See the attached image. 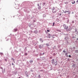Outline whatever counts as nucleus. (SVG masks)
I'll return each mask as SVG.
<instances>
[{"label": "nucleus", "mask_w": 78, "mask_h": 78, "mask_svg": "<svg viewBox=\"0 0 78 78\" xmlns=\"http://www.w3.org/2000/svg\"><path fill=\"white\" fill-rule=\"evenodd\" d=\"M57 9V8L56 7H53V8H52V12H53V13H55V12H56V10Z\"/></svg>", "instance_id": "obj_1"}, {"label": "nucleus", "mask_w": 78, "mask_h": 78, "mask_svg": "<svg viewBox=\"0 0 78 78\" xmlns=\"http://www.w3.org/2000/svg\"><path fill=\"white\" fill-rule=\"evenodd\" d=\"M51 63L52 64H55V66L57 65V63H56V62H55L54 60V59H52V60H51Z\"/></svg>", "instance_id": "obj_2"}, {"label": "nucleus", "mask_w": 78, "mask_h": 78, "mask_svg": "<svg viewBox=\"0 0 78 78\" xmlns=\"http://www.w3.org/2000/svg\"><path fill=\"white\" fill-rule=\"evenodd\" d=\"M69 27H68L66 26L65 24H63V28H64V29L67 30L68 29V28Z\"/></svg>", "instance_id": "obj_3"}, {"label": "nucleus", "mask_w": 78, "mask_h": 78, "mask_svg": "<svg viewBox=\"0 0 78 78\" xmlns=\"http://www.w3.org/2000/svg\"><path fill=\"white\" fill-rule=\"evenodd\" d=\"M71 3H72V4H75V1L74 0H72V2H71Z\"/></svg>", "instance_id": "obj_4"}, {"label": "nucleus", "mask_w": 78, "mask_h": 78, "mask_svg": "<svg viewBox=\"0 0 78 78\" xmlns=\"http://www.w3.org/2000/svg\"><path fill=\"white\" fill-rule=\"evenodd\" d=\"M48 34V38H50V34Z\"/></svg>", "instance_id": "obj_5"}, {"label": "nucleus", "mask_w": 78, "mask_h": 78, "mask_svg": "<svg viewBox=\"0 0 78 78\" xmlns=\"http://www.w3.org/2000/svg\"><path fill=\"white\" fill-rule=\"evenodd\" d=\"M68 55V53H65V56H66V57H68V55Z\"/></svg>", "instance_id": "obj_6"}, {"label": "nucleus", "mask_w": 78, "mask_h": 78, "mask_svg": "<svg viewBox=\"0 0 78 78\" xmlns=\"http://www.w3.org/2000/svg\"><path fill=\"white\" fill-rule=\"evenodd\" d=\"M17 29H14V31H17Z\"/></svg>", "instance_id": "obj_7"}, {"label": "nucleus", "mask_w": 78, "mask_h": 78, "mask_svg": "<svg viewBox=\"0 0 78 78\" xmlns=\"http://www.w3.org/2000/svg\"><path fill=\"white\" fill-rule=\"evenodd\" d=\"M41 7L40 6H39V7H38V9H41Z\"/></svg>", "instance_id": "obj_8"}, {"label": "nucleus", "mask_w": 78, "mask_h": 78, "mask_svg": "<svg viewBox=\"0 0 78 78\" xmlns=\"http://www.w3.org/2000/svg\"><path fill=\"white\" fill-rule=\"evenodd\" d=\"M63 53H65L66 52V51H65V50H63Z\"/></svg>", "instance_id": "obj_9"}, {"label": "nucleus", "mask_w": 78, "mask_h": 78, "mask_svg": "<svg viewBox=\"0 0 78 78\" xmlns=\"http://www.w3.org/2000/svg\"><path fill=\"white\" fill-rule=\"evenodd\" d=\"M53 24V26H55V23H53V24Z\"/></svg>", "instance_id": "obj_10"}, {"label": "nucleus", "mask_w": 78, "mask_h": 78, "mask_svg": "<svg viewBox=\"0 0 78 78\" xmlns=\"http://www.w3.org/2000/svg\"><path fill=\"white\" fill-rule=\"evenodd\" d=\"M68 57H69V58H70L71 57V56H70V55H69V56H68Z\"/></svg>", "instance_id": "obj_11"}, {"label": "nucleus", "mask_w": 78, "mask_h": 78, "mask_svg": "<svg viewBox=\"0 0 78 78\" xmlns=\"http://www.w3.org/2000/svg\"><path fill=\"white\" fill-rule=\"evenodd\" d=\"M46 45H47V46H49L48 44H46Z\"/></svg>", "instance_id": "obj_12"}, {"label": "nucleus", "mask_w": 78, "mask_h": 78, "mask_svg": "<svg viewBox=\"0 0 78 78\" xmlns=\"http://www.w3.org/2000/svg\"><path fill=\"white\" fill-rule=\"evenodd\" d=\"M69 12V11H67L66 12Z\"/></svg>", "instance_id": "obj_13"}, {"label": "nucleus", "mask_w": 78, "mask_h": 78, "mask_svg": "<svg viewBox=\"0 0 78 78\" xmlns=\"http://www.w3.org/2000/svg\"><path fill=\"white\" fill-rule=\"evenodd\" d=\"M47 31L48 32H49V30H47Z\"/></svg>", "instance_id": "obj_14"}, {"label": "nucleus", "mask_w": 78, "mask_h": 78, "mask_svg": "<svg viewBox=\"0 0 78 78\" xmlns=\"http://www.w3.org/2000/svg\"><path fill=\"white\" fill-rule=\"evenodd\" d=\"M25 55H27V53H26L25 54Z\"/></svg>", "instance_id": "obj_15"}, {"label": "nucleus", "mask_w": 78, "mask_h": 78, "mask_svg": "<svg viewBox=\"0 0 78 78\" xmlns=\"http://www.w3.org/2000/svg\"><path fill=\"white\" fill-rule=\"evenodd\" d=\"M41 40H42V39L41 38L40 39V40L41 41Z\"/></svg>", "instance_id": "obj_16"}, {"label": "nucleus", "mask_w": 78, "mask_h": 78, "mask_svg": "<svg viewBox=\"0 0 78 78\" xmlns=\"http://www.w3.org/2000/svg\"><path fill=\"white\" fill-rule=\"evenodd\" d=\"M45 4V3H43V5H44Z\"/></svg>", "instance_id": "obj_17"}, {"label": "nucleus", "mask_w": 78, "mask_h": 78, "mask_svg": "<svg viewBox=\"0 0 78 78\" xmlns=\"http://www.w3.org/2000/svg\"><path fill=\"white\" fill-rule=\"evenodd\" d=\"M0 54L1 55H3V53H1Z\"/></svg>", "instance_id": "obj_18"}, {"label": "nucleus", "mask_w": 78, "mask_h": 78, "mask_svg": "<svg viewBox=\"0 0 78 78\" xmlns=\"http://www.w3.org/2000/svg\"><path fill=\"white\" fill-rule=\"evenodd\" d=\"M77 2V3L78 2V0H77V2Z\"/></svg>", "instance_id": "obj_19"}, {"label": "nucleus", "mask_w": 78, "mask_h": 78, "mask_svg": "<svg viewBox=\"0 0 78 78\" xmlns=\"http://www.w3.org/2000/svg\"><path fill=\"white\" fill-rule=\"evenodd\" d=\"M70 13V12H69V13H68V14H69Z\"/></svg>", "instance_id": "obj_20"}, {"label": "nucleus", "mask_w": 78, "mask_h": 78, "mask_svg": "<svg viewBox=\"0 0 78 78\" xmlns=\"http://www.w3.org/2000/svg\"><path fill=\"white\" fill-rule=\"evenodd\" d=\"M50 58L51 59L52 58V57H51Z\"/></svg>", "instance_id": "obj_21"}, {"label": "nucleus", "mask_w": 78, "mask_h": 78, "mask_svg": "<svg viewBox=\"0 0 78 78\" xmlns=\"http://www.w3.org/2000/svg\"><path fill=\"white\" fill-rule=\"evenodd\" d=\"M12 66H13V63H12Z\"/></svg>", "instance_id": "obj_22"}, {"label": "nucleus", "mask_w": 78, "mask_h": 78, "mask_svg": "<svg viewBox=\"0 0 78 78\" xmlns=\"http://www.w3.org/2000/svg\"><path fill=\"white\" fill-rule=\"evenodd\" d=\"M12 61H14V59L12 58Z\"/></svg>", "instance_id": "obj_23"}, {"label": "nucleus", "mask_w": 78, "mask_h": 78, "mask_svg": "<svg viewBox=\"0 0 78 78\" xmlns=\"http://www.w3.org/2000/svg\"><path fill=\"white\" fill-rule=\"evenodd\" d=\"M33 62V61H31V62Z\"/></svg>", "instance_id": "obj_24"}, {"label": "nucleus", "mask_w": 78, "mask_h": 78, "mask_svg": "<svg viewBox=\"0 0 78 78\" xmlns=\"http://www.w3.org/2000/svg\"><path fill=\"white\" fill-rule=\"evenodd\" d=\"M77 40L78 41V38L77 39Z\"/></svg>", "instance_id": "obj_25"}, {"label": "nucleus", "mask_w": 78, "mask_h": 78, "mask_svg": "<svg viewBox=\"0 0 78 78\" xmlns=\"http://www.w3.org/2000/svg\"><path fill=\"white\" fill-rule=\"evenodd\" d=\"M59 15H60V16H61V14H59Z\"/></svg>", "instance_id": "obj_26"}, {"label": "nucleus", "mask_w": 78, "mask_h": 78, "mask_svg": "<svg viewBox=\"0 0 78 78\" xmlns=\"http://www.w3.org/2000/svg\"><path fill=\"white\" fill-rule=\"evenodd\" d=\"M38 5V6H39V4H38V5Z\"/></svg>", "instance_id": "obj_27"}, {"label": "nucleus", "mask_w": 78, "mask_h": 78, "mask_svg": "<svg viewBox=\"0 0 78 78\" xmlns=\"http://www.w3.org/2000/svg\"><path fill=\"white\" fill-rule=\"evenodd\" d=\"M19 78H20V77H19Z\"/></svg>", "instance_id": "obj_28"}]
</instances>
